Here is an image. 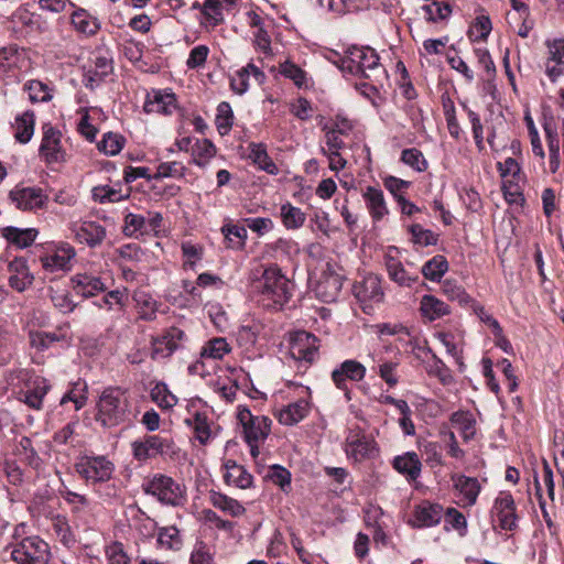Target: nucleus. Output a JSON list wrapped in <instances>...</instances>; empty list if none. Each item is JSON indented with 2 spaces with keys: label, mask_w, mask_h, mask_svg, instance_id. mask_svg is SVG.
Instances as JSON below:
<instances>
[{
  "label": "nucleus",
  "mask_w": 564,
  "mask_h": 564,
  "mask_svg": "<svg viewBox=\"0 0 564 564\" xmlns=\"http://www.w3.org/2000/svg\"><path fill=\"white\" fill-rule=\"evenodd\" d=\"M72 285L77 295L93 297L106 290L100 278L86 273H77L72 278Z\"/></svg>",
  "instance_id": "obj_21"
},
{
  "label": "nucleus",
  "mask_w": 564,
  "mask_h": 564,
  "mask_svg": "<svg viewBox=\"0 0 564 564\" xmlns=\"http://www.w3.org/2000/svg\"><path fill=\"white\" fill-rule=\"evenodd\" d=\"M442 291L449 301H457L460 305L466 306L473 302L465 288L455 280L446 279L442 284Z\"/></svg>",
  "instance_id": "obj_41"
},
{
  "label": "nucleus",
  "mask_w": 564,
  "mask_h": 564,
  "mask_svg": "<svg viewBox=\"0 0 564 564\" xmlns=\"http://www.w3.org/2000/svg\"><path fill=\"white\" fill-rule=\"evenodd\" d=\"M186 423L194 429L195 436L203 445L207 444L210 438V426L207 416L196 412L193 419H187Z\"/></svg>",
  "instance_id": "obj_46"
},
{
  "label": "nucleus",
  "mask_w": 564,
  "mask_h": 564,
  "mask_svg": "<svg viewBox=\"0 0 564 564\" xmlns=\"http://www.w3.org/2000/svg\"><path fill=\"white\" fill-rule=\"evenodd\" d=\"M9 199L23 212H36L46 207L48 196L40 187L15 186L9 193Z\"/></svg>",
  "instance_id": "obj_9"
},
{
  "label": "nucleus",
  "mask_w": 564,
  "mask_h": 564,
  "mask_svg": "<svg viewBox=\"0 0 564 564\" xmlns=\"http://www.w3.org/2000/svg\"><path fill=\"white\" fill-rule=\"evenodd\" d=\"M452 480L454 482V487L463 496L465 503L467 506L475 505L480 491V485L477 478L464 475H453Z\"/></svg>",
  "instance_id": "obj_30"
},
{
  "label": "nucleus",
  "mask_w": 564,
  "mask_h": 564,
  "mask_svg": "<svg viewBox=\"0 0 564 564\" xmlns=\"http://www.w3.org/2000/svg\"><path fill=\"white\" fill-rule=\"evenodd\" d=\"M186 167L180 162H163L159 164L154 178L177 177L185 175Z\"/></svg>",
  "instance_id": "obj_56"
},
{
  "label": "nucleus",
  "mask_w": 564,
  "mask_h": 564,
  "mask_svg": "<svg viewBox=\"0 0 564 564\" xmlns=\"http://www.w3.org/2000/svg\"><path fill=\"white\" fill-rule=\"evenodd\" d=\"M410 232L412 235V241L423 247L435 246L438 241L437 234L433 232L430 229L423 228L419 224L412 225L410 227Z\"/></svg>",
  "instance_id": "obj_51"
},
{
  "label": "nucleus",
  "mask_w": 564,
  "mask_h": 564,
  "mask_svg": "<svg viewBox=\"0 0 564 564\" xmlns=\"http://www.w3.org/2000/svg\"><path fill=\"white\" fill-rule=\"evenodd\" d=\"M330 377L335 387L344 391L346 399L349 401L351 399V392L347 381L364 380L366 377V367L357 360L347 359L333 369Z\"/></svg>",
  "instance_id": "obj_11"
},
{
  "label": "nucleus",
  "mask_w": 564,
  "mask_h": 564,
  "mask_svg": "<svg viewBox=\"0 0 564 564\" xmlns=\"http://www.w3.org/2000/svg\"><path fill=\"white\" fill-rule=\"evenodd\" d=\"M151 399L161 409H172L177 403V398L169 390L166 383L158 382L151 390Z\"/></svg>",
  "instance_id": "obj_44"
},
{
  "label": "nucleus",
  "mask_w": 564,
  "mask_h": 564,
  "mask_svg": "<svg viewBox=\"0 0 564 564\" xmlns=\"http://www.w3.org/2000/svg\"><path fill=\"white\" fill-rule=\"evenodd\" d=\"M310 412V402L300 399L280 410L278 420L283 425H295L301 422Z\"/></svg>",
  "instance_id": "obj_25"
},
{
  "label": "nucleus",
  "mask_w": 564,
  "mask_h": 564,
  "mask_svg": "<svg viewBox=\"0 0 564 564\" xmlns=\"http://www.w3.org/2000/svg\"><path fill=\"white\" fill-rule=\"evenodd\" d=\"M209 500L213 507L231 517H240L246 512V508L238 500L224 494L212 491Z\"/></svg>",
  "instance_id": "obj_33"
},
{
  "label": "nucleus",
  "mask_w": 564,
  "mask_h": 564,
  "mask_svg": "<svg viewBox=\"0 0 564 564\" xmlns=\"http://www.w3.org/2000/svg\"><path fill=\"white\" fill-rule=\"evenodd\" d=\"M341 288L343 281L338 274H326L318 283L317 294L324 302L332 303L337 300Z\"/></svg>",
  "instance_id": "obj_31"
},
{
  "label": "nucleus",
  "mask_w": 564,
  "mask_h": 564,
  "mask_svg": "<svg viewBox=\"0 0 564 564\" xmlns=\"http://www.w3.org/2000/svg\"><path fill=\"white\" fill-rule=\"evenodd\" d=\"M249 148V156L254 164H257L261 170L265 171L271 175H276L279 173V169L276 164L272 161V159L268 155L264 144L251 143Z\"/></svg>",
  "instance_id": "obj_36"
},
{
  "label": "nucleus",
  "mask_w": 564,
  "mask_h": 564,
  "mask_svg": "<svg viewBox=\"0 0 564 564\" xmlns=\"http://www.w3.org/2000/svg\"><path fill=\"white\" fill-rule=\"evenodd\" d=\"M158 544L166 550H181L183 540L180 530L174 525L160 528L158 532Z\"/></svg>",
  "instance_id": "obj_39"
},
{
  "label": "nucleus",
  "mask_w": 564,
  "mask_h": 564,
  "mask_svg": "<svg viewBox=\"0 0 564 564\" xmlns=\"http://www.w3.org/2000/svg\"><path fill=\"white\" fill-rule=\"evenodd\" d=\"M234 121L232 109L227 101H221L217 106V115H216V126L220 134H227Z\"/></svg>",
  "instance_id": "obj_48"
},
{
  "label": "nucleus",
  "mask_w": 564,
  "mask_h": 564,
  "mask_svg": "<svg viewBox=\"0 0 564 564\" xmlns=\"http://www.w3.org/2000/svg\"><path fill=\"white\" fill-rule=\"evenodd\" d=\"M462 106L466 110L468 119L471 123V130L476 147L478 148L479 151H481L484 150V128L480 121V117L474 110L468 108L466 104H462Z\"/></svg>",
  "instance_id": "obj_59"
},
{
  "label": "nucleus",
  "mask_w": 564,
  "mask_h": 564,
  "mask_svg": "<svg viewBox=\"0 0 564 564\" xmlns=\"http://www.w3.org/2000/svg\"><path fill=\"white\" fill-rule=\"evenodd\" d=\"M143 108L148 113H171L175 108V96L174 94L154 91L153 98L149 97Z\"/></svg>",
  "instance_id": "obj_34"
},
{
  "label": "nucleus",
  "mask_w": 564,
  "mask_h": 564,
  "mask_svg": "<svg viewBox=\"0 0 564 564\" xmlns=\"http://www.w3.org/2000/svg\"><path fill=\"white\" fill-rule=\"evenodd\" d=\"M30 345L39 351L50 348L54 343L59 340V336L55 333L31 330L29 333Z\"/></svg>",
  "instance_id": "obj_49"
},
{
  "label": "nucleus",
  "mask_w": 564,
  "mask_h": 564,
  "mask_svg": "<svg viewBox=\"0 0 564 564\" xmlns=\"http://www.w3.org/2000/svg\"><path fill=\"white\" fill-rule=\"evenodd\" d=\"M223 232H224L226 239H228L230 241L231 248H240L245 245V240L247 238V230L245 227L237 226V225H229V226L223 227Z\"/></svg>",
  "instance_id": "obj_61"
},
{
  "label": "nucleus",
  "mask_w": 564,
  "mask_h": 564,
  "mask_svg": "<svg viewBox=\"0 0 564 564\" xmlns=\"http://www.w3.org/2000/svg\"><path fill=\"white\" fill-rule=\"evenodd\" d=\"M401 161L416 172H423L427 169V162L424 159L423 153L415 148L403 150L401 153Z\"/></svg>",
  "instance_id": "obj_53"
},
{
  "label": "nucleus",
  "mask_w": 564,
  "mask_h": 564,
  "mask_svg": "<svg viewBox=\"0 0 564 564\" xmlns=\"http://www.w3.org/2000/svg\"><path fill=\"white\" fill-rule=\"evenodd\" d=\"M132 455L138 462H147L156 456L173 457L176 446L172 438L160 435H145L131 443Z\"/></svg>",
  "instance_id": "obj_6"
},
{
  "label": "nucleus",
  "mask_w": 564,
  "mask_h": 564,
  "mask_svg": "<svg viewBox=\"0 0 564 564\" xmlns=\"http://www.w3.org/2000/svg\"><path fill=\"white\" fill-rule=\"evenodd\" d=\"M43 137L40 145V154L50 164L66 161V152L62 148V133L51 123L42 127Z\"/></svg>",
  "instance_id": "obj_12"
},
{
  "label": "nucleus",
  "mask_w": 564,
  "mask_h": 564,
  "mask_svg": "<svg viewBox=\"0 0 564 564\" xmlns=\"http://www.w3.org/2000/svg\"><path fill=\"white\" fill-rule=\"evenodd\" d=\"M126 299V291L112 290L109 291L99 302H94V305L99 308H107L108 311H111L113 310V305L122 307Z\"/></svg>",
  "instance_id": "obj_60"
},
{
  "label": "nucleus",
  "mask_w": 564,
  "mask_h": 564,
  "mask_svg": "<svg viewBox=\"0 0 564 564\" xmlns=\"http://www.w3.org/2000/svg\"><path fill=\"white\" fill-rule=\"evenodd\" d=\"M397 247H389L384 253V267L391 281L401 288H411L419 281V275L408 272L402 262L393 254L398 253Z\"/></svg>",
  "instance_id": "obj_14"
},
{
  "label": "nucleus",
  "mask_w": 564,
  "mask_h": 564,
  "mask_svg": "<svg viewBox=\"0 0 564 564\" xmlns=\"http://www.w3.org/2000/svg\"><path fill=\"white\" fill-rule=\"evenodd\" d=\"M231 350L230 345L224 337H215L208 340L200 350V358L221 359Z\"/></svg>",
  "instance_id": "obj_40"
},
{
  "label": "nucleus",
  "mask_w": 564,
  "mask_h": 564,
  "mask_svg": "<svg viewBox=\"0 0 564 564\" xmlns=\"http://www.w3.org/2000/svg\"><path fill=\"white\" fill-rule=\"evenodd\" d=\"M433 364L427 370L429 375L440 379L443 384H449L453 381L449 369L435 354H432Z\"/></svg>",
  "instance_id": "obj_62"
},
{
  "label": "nucleus",
  "mask_w": 564,
  "mask_h": 564,
  "mask_svg": "<svg viewBox=\"0 0 564 564\" xmlns=\"http://www.w3.org/2000/svg\"><path fill=\"white\" fill-rule=\"evenodd\" d=\"M420 312L430 322L451 314L449 306L434 295L425 294L421 297Z\"/></svg>",
  "instance_id": "obj_27"
},
{
  "label": "nucleus",
  "mask_w": 564,
  "mask_h": 564,
  "mask_svg": "<svg viewBox=\"0 0 564 564\" xmlns=\"http://www.w3.org/2000/svg\"><path fill=\"white\" fill-rule=\"evenodd\" d=\"M51 386L46 379L37 377L33 380L32 387L22 392V400L25 404L34 410H41L43 399L50 391Z\"/></svg>",
  "instance_id": "obj_28"
},
{
  "label": "nucleus",
  "mask_w": 564,
  "mask_h": 564,
  "mask_svg": "<svg viewBox=\"0 0 564 564\" xmlns=\"http://www.w3.org/2000/svg\"><path fill=\"white\" fill-rule=\"evenodd\" d=\"M70 21L75 30L85 35H94L100 28L98 20L84 9L74 11Z\"/></svg>",
  "instance_id": "obj_35"
},
{
  "label": "nucleus",
  "mask_w": 564,
  "mask_h": 564,
  "mask_svg": "<svg viewBox=\"0 0 564 564\" xmlns=\"http://www.w3.org/2000/svg\"><path fill=\"white\" fill-rule=\"evenodd\" d=\"M444 510L441 505L424 500L415 506L410 523L415 528L434 527L441 522Z\"/></svg>",
  "instance_id": "obj_17"
},
{
  "label": "nucleus",
  "mask_w": 564,
  "mask_h": 564,
  "mask_svg": "<svg viewBox=\"0 0 564 564\" xmlns=\"http://www.w3.org/2000/svg\"><path fill=\"white\" fill-rule=\"evenodd\" d=\"M224 468L226 469L224 479L227 485L235 486L240 489H247L252 486L253 477L248 473L245 466L239 465L232 459H228L224 463Z\"/></svg>",
  "instance_id": "obj_22"
},
{
  "label": "nucleus",
  "mask_w": 564,
  "mask_h": 564,
  "mask_svg": "<svg viewBox=\"0 0 564 564\" xmlns=\"http://www.w3.org/2000/svg\"><path fill=\"white\" fill-rule=\"evenodd\" d=\"M75 470L88 484L106 482L113 475L115 464L104 455H85L75 464Z\"/></svg>",
  "instance_id": "obj_7"
},
{
  "label": "nucleus",
  "mask_w": 564,
  "mask_h": 564,
  "mask_svg": "<svg viewBox=\"0 0 564 564\" xmlns=\"http://www.w3.org/2000/svg\"><path fill=\"white\" fill-rule=\"evenodd\" d=\"M215 154L216 148L208 139L197 140L192 147V161L197 166L205 167Z\"/></svg>",
  "instance_id": "obj_37"
},
{
  "label": "nucleus",
  "mask_w": 564,
  "mask_h": 564,
  "mask_svg": "<svg viewBox=\"0 0 564 564\" xmlns=\"http://www.w3.org/2000/svg\"><path fill=\"white\" fill-rule=\"evenodd\" d=\"M362 198L373 221L381 220L389 213L383 192L380 188L367 186Z\"/></svg>",
  "instance_id": "obj_23"
},
{
  "label": "nucleus",
  "mask_w": 564,
  "mask_h": 564,
  "mask_svg": "<svg viewBox=\"0 0 564 564\" xmlns=\"http://www.w3.org/2000/svg\"><path fill=\"white\" fill-rule=\"evenodd\" d=\"M12 334L3 325H0V366L8 364L12 357Z\"/></svg>",
  "instance_id": "obj_58"
},
{
  "label": "nucleus",
  "mask_w": 564,
  "mask_h": 564,
  "mask_svg": "<svg viewBox=\"0 0 564 564\" xmlns=\"http://www.w3.org/2000/svg\"><path fill=\"white\" fill-rule=\"evenodd\" d=\"M379 66V55L370 46H350L341 61L344 70L364 78H371V73Z\"/></svg>",
  "instance_id": "obj_4"
},
{
  "label": "nucleus",
  "mask_w": 564,
  "mask_h": 564,
  "mask_svg": "<svg viewBox=\"0 0 564 564\" xmlns=\"http://www.w3.org/2000/svg\"><path fill=\"white\" fill-rule=\"evenodd\" d=\"M35 116L31 110L15 117L13 124L14 138L20 143H28L34 133Z\"/></svg>",
  "instance_id": "obj_32"
},
{
  "label": "nucleus",
  "mask_w": 564,
  "mask_h": 564,
  "mask_svg": "<svg viewBox=\"0 0 564 564\" xmlns=\"http://www.w3.org/2000/svg\"><path fill=\"white\" fill-rule=\"evenodd\" d=\"M135 232H147L145 216L129 213L124 217V234L132 236Z\"/></svg>",
  "instance_id": "obj_63"
},
{
  "label": "nucleus",
  "mask_w": 564,
  "mask_h": 564,
  "mask_svg": "<svg viewBox=\"0 0 564 564\" xmlns=\"http://www.w3.org/2000/svg\"><path fill=\"white\" fill-rule=\"evenodd\" d=\"M9 271L11 273L9 285L13 290L23 292L33 283L34 276L31 274L25 261L15 259L10 262Z\"/></svg>",
  "instance_id": "obj_24"
},
{
  "label": "nucleus",
  "mask_w": 564,
  "mask_h": 564,
  "mask_svg": "<svg viewBox=\"0 0 564 564\" xmlns=\"http://www.w3.org/2000/svg\"><path fill=\"white\" fill-rule=\"evenodd\" d=\"M280 74L291 79L297 87H303L306 83V73L296 64L285 61L280 64Z\"/></svg>",
  "instance_id": "obj_54"
},
{
  "label": "nucleus",
  "mask_w": 564,
  "mask_h": 564,
  "mask_svg": "<svg viewBox=\"0 0 564 564\" xmlns=\"http://www.w3.org/2000/svg\"><path fill=\"white\" fill-rule=\"evenodd\" d=\"M319 339L305 330L297 332L291 346V355L299 360L312 364L318 357Z\"/></svg>",
  "instance_id": "obj_15"
},
{
  "label": "nucleus",
  "mask_w": 564,
  "mask_h": 564,
  "mask_svg": "<svg viewBox=\"0 0 564 564\" xmlns=\"http://www.w3.org/2000/svg\"><path fill=\"white\" fill-rule=\"evenodd\" d=\"M281 217L283 225L288 229H297L302 227L306 219L305 214L299 207H295L290 203L281 206Z\"/></svg>",
  "instance_id": "obj_43"
},
{
  "label": "nucleus",
  "mask_w": 564,
  "mask_h": 564,
  "mask_svg": "<svg viewBox=\"0 0 564 564\" xmlns=\"http://www.w3.org/2000/svg\"><path fill=\"white\" fill-rule=\"evenodd\" d=\"M237 417L243 427L247 443L264 441L271 430V420L264 415H253L246 406H239Z\"/></svg>",
  "instance_id": "obj_10"
},
{
  "label": "nucleus",
  "mask_w": 564,
  "mask_h": 564,
  "mask_svg": "<svg viewBox=\"0 0 564 564\" xmlns=\"http://www.w3.org/2000/svg\"><path fill=\"white\" fill-rule=\"evenodd\" d=\"M39 235L35 228L20 229L18 227H6L2 229V237L8 240L9 243L23 249L30 247Z\"/></svg>",
  "instance_id": "obj_29"
},
{
  "label": "nucleus",
  "mask_w": 564,
  "mask_h": 564,
  "mask_svg": "<svg viewBox=\"0 0 564 564\" xmlns=\"http://www.w3.org/2000/svg\"><path fill=\"white\" fill-rule=\"evenodd\" d=\"M75 237L79 242L96 247L104 241L106 229L95 221H84L75 229Z\"/></svg>",
  "instance_id": "obj_26"
},
{
  "label": "nucleus",
  "mask_w": 564,
  "mask_h": 564,
  "mask_svg": "<svg viewBox=\"0 0 564 564\" xmlns=\"http://www.w3.org/2000/svg\"><path fill=\"white\" fill-rule=\"evenodd\" d=\"M24 90L32 102H44L52 98L47 86L40 80H29L24 84Z\"/></svg>",
  "instance_id": "obj_52"
},
{
  "label": "nucleus",
  "mask_w": 564,
  "mask_h": 564,
  "mask_svg": "<svg viewBox=\"0 0 564 564\" xmlns=\"http://www.w3.org/2000/svg\"><path fill=\"white\" fill-rule=\"evenodd\" d=\"M138 306L139 317L144 321H153L156 316V301L147 293H138L134 296Z\"/></svg>",
  "instance_id": "obj_45"
},
{
  "label": "nucleus",
  "mask_w": 564,
  "mask_h": 564,
  "mask_svg": "<svg viewBox=\"0 0 564 564\" xmlns=\"http://www.w3.org/2000/svg\"><path fill=\"white\" fill-rule=\"evenodd\" d=\"M251 292L259 306L279 312L284 310L293 297L294 284L278 265L272 264L252 281Z\"/></svg>",
  "instance_id": "obj_1"
},
{
  "label": "nucleus",
  "mask_w": 564,
  "mask_h": 564,
  "mask_svg": "<svg viewBox=\"0 0 564 564\" xmlns=\"http://www.w3.org/2000/svg\"><path fill=\"white\" fill-rule=\"evenodd\" d=\"M128 194H122L121 191L110 187L108 185L96 186L93 188V197L96 202L117 203L127 198Z\"/></svg>",
  "instance_id": "obj_50"
},
{
  "label": "nucleus",
  "mask_w": 564,
  "mask_h": 564,
  "mask_svg": "<svg viewBox=\"0 0 564 564\" xmlns=\"http://www.w3.org/2000/svg\"><path fill=\"white\" fill-rule=\"evenodd\" d=\"M346 454L355 462H361L373 457L378 449L376 442L359 432L350 433L346 438Z\"/></svg>",
  "instance_id": "obj_16"
},
{
  "label": "nucleus",
  "mask_w": 564,
  "mask_h": 564,
  "mask_svg": "<svg viewBox=\"0 0 564 564\" xmlns=\"http://www.w3.org/2000/svg\"><path fill=\"white\" fill-rule=\"evenodd\" d=\"M124 141L121 134L107 132L98 143V150L107 155H116L122 150Z\"/></svg>",
  "instance_id": "obj_47"
},
{
  "label": "nucleus",
  "mask_w": 564,
  "mask_h": 564,
  "mask_svg": "<svg viewBox=\"0 0 564 564\" xmlns=\"http://www.w3.org/2000/svg\"><path fill=\"white\" fill-rule=\"evenodd\" d=\"M422 10L425 12L427 20L432 22L444 20L448 18L452 12V9L447 3L438 1L423 6Z\"/></svg>",
  "instance_id": "obj_57"
},
{
  "label": "nucleus",
  "mask_w": 564,
  "mask_h": 564,
  "mask_svg": "<svg viewBox=\"0 0 564 564\" xmlns=\"http://www.w3.org/2000/svg\"><path fill=\"white\" fill-rule=\"evenodd\" d=\"M129 401L120 388H106L97 402L96 421L104 427L118 426L129 419Z\"/></svg>",
  "instance_id": "obj_2"
},
{
  "label": "nucleus",
  "mask_w": 564,
  "mask_h": 564,
  "mask_svg": "<svg viewBox=\"0 0 564 564\" xmlns=\"http://www.w3.org/2000/svg\"><path fill=\"white\" fill-rule=\"evenodd\" d=\"M447 270V260L445 257L437 254L423 264L421 272L425 279L435 282L440 281Z\"/></svg>",
  "instance_id": "obj_38"
},
{
  "label": "nucleus",
  "mask_w": 564,
  "mask_h": 564,
  "mask_svg": "<svg viewBox=\"0 0 564 564\" xmlns=\"http://www.w3.org/2000/svg\"><path fill=\"white\" fill-rule=\"evenodd\" d=\"M451 422L453 425L457 426L465 440L471 438L475 433V424L476 421L473 414L468 411H456L451 415Z\"/></svg>",
  "instance_id": "obj_42"
},
{
  "label": "nucleus",
  "mask_w": 564,
  "mask_h": 564,
  "mask_svg": "<svg viewBox=\"0 0 564 564\" xmlns=\"http://www.w3.org/2000/svg\"><path fill=\"white\" fill-rule=\"evenodd\" d=\"M212 562L213 556L207 544L203 541L196 542L191 554V564H212Z\"/></svg>",
  "instance_id": "obj_64"
},
{
  "label": "nucleus",
  "mask_w": 564,
  "mask_h": 564,
  "mask_svg": "<svg viewBox=\"0 0 564 564\" xmlns=\"http://www.w3.org/2000/svg\"><path fill=\"white\" fill-rule=\"evenodd\" d=\"M147 495L155 497L162 505L180 507L186 501L185 487L172 477L158 474L142 484Z\"/></svg>",
  "instance_id": "obj_3"
},
{
  "label": "nucleus",
  "mask_w": 564,
  "mask_h": 564,
  "mask_svg": "<svg viewBox=\"0 0 564 564\" xmlns=\"http://www.w3.org/2000/svg\"><path fill=\"white\" fill-rule=\"evenodd\" d=\"M393 468L405 479L411 482L415 481L422 470V463L415 452H406L402 455H398L392 460Z\"/></svg>",
  "instance_id": "obj_20"
},
{
  "label": "nucleus",
  "mask_w": 564,
  "mask_h": 564,
  "mask_svg": "<svg viewBox=\"0 0 564 564\" xmlns=\"http://www.w3.org/2000/svg\"><path fill=\"white\" fill-rule=\"evenodd\" d=\"M188 340L187 334L176 327H169L162 336L152 339V352L153 359L169 358L176 350L183 349Z\"/></svg>",
  "instance_id": "obj_8"
},
{
  "label": "nucleus",
  "mask_w": 564,
  "mask_h": 564,
  "mask_svg": "<svg viewBox=\"0 0 564 564\" xmlns=\"http://www.w3.org/2000/svg\"><path fill=\"white\" fill-rule=\"evenodd\" d=\"M11 557L17 564H48V544L37 535L25 536L11 544Z\"/></svg>",
  "instance_id": "obj_5"
},
{
  "label": "nucleus",
  "mask_w": 564,
  "mask_h": 564,
  "mask_svg": "<svg viewBox=\"0 0 564 564\" xmlns=\"http://www.w3.org/2000/svg\"><path fill=\"white\" fill-rule=\"evenodd\" d=\"M354 293L361 302H381L384 296L381 278L377 274H368L361 282L354 285Z\"/></svg>",
  "instance_id": "obj_18"
},
{
  "label": "nucleus",
  "mask_w": 564,
  "mask_h": 564,
  "mask_svg": "<svg viewBox=\"0 0 564 564\" xmlns=\"http://www.w3.org/2000/svg\"><path fill=\"white\" fill-rule=\"evenodd\" d=\"M514 499L509 492H500L495 499L491 516L497 519L502 530L513 531L518 528Z\"/></svg>",
  "instance_id": "obj_13"
},
{
  "label": "nucleus",
  "mask_w": 564,
  "mask_h": 564,
  "mask_svg": "<svg viewBox=\"0 0 564 564\" xmlns=\"http://www.w3.org/2000/svg\"><path fill=\"white\" fill-rule=\"evenodd\" d=\"M105 555L108 564H130L131 560L124 551L123 544L119 541H113L105 549Z\"/></svg>",
  "instance_id": "obj_55"
},
{
  "label": "nucleus",
  "mask_w": 564,
  "mask_h": 564,
  "mask_svg": "<svg viewBox=\"0 0 564 564\" xmlns=\"http://www.w3.org/2000/svg\"><path fill=\"white\" fill-rule=\"evenodd\" d=\"M75 254V249L72 246L62 243L52 254L41 258L42 267L50 272L68 270Z\"/></svg>",
  "instance_id": "obj_19"
}]
</instances>
